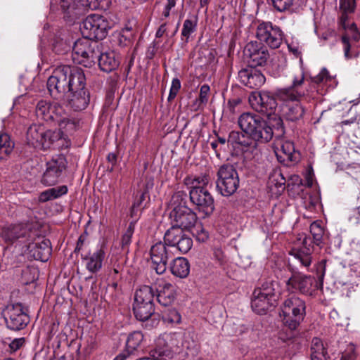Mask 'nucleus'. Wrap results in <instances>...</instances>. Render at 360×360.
<instances>
[{"instance_id": "f257e3e1", "label": "nucleus", "mask_w": 360, "mask_h": 360, "mask_svg": "<svg viewBox=\"0 0 360 360\" xmlns=\"http://www.w3.org/2000/svg\"><path fill=\"white\" fill-rule=\"evenodd\" d=\"M238 123L242 131H232L227 142L245 148H255L257 143H267L274 136L280 139L285 133L283 120L276 115L266 121L257 114L244 112Z\"/></svg>"}, {"instance_id": "f03ea898", "label": "nucleus", "mask_w": 360, "mask_h": 360, "mask_svg": "<svg viewBox=\"0 0 360 360\" xmlns=\"http://www.w3.org/2000/svg\"><path fill=\"white\" fill-rule=\"evenodd\" d=\"M305 314V302L295 295H290L281 307L280 315L283 317V322L291 330L297 329Z\"/></svg>"}, {"instance_id": "7ed1b4c3", "label": "nucleus", "mask_w": 360, "mask_h": 360, "mask_svg": "<svg viewBox=\"0 0 360 360\" xmlns=\"http://www.w3.org/2000/svg\"><path fill=\"white\" fill-rule=\"evenodd\" d=\"M101 53V46L98 41L83 38L75 42L72 56L75 63L90 68L98 62Z\"/></svg>"}, {"instance_id": "20e7f679", "label": "nucleus", "mask_w": 360, "mask_h": 360, "mask_svg": "<svg viewBox=\"0 0 360 360\" xmlns=\"http://www.w3.org/2000/svg\"><path fill=\"white\" fill-rule=\"evenodd\" d=\"M111 28V22L107 18L99 14H91L83 20L80 30L84 39L90 40H102Z\"/></svg>"}, {"instance_id": "39448f33", "label": "nucleus", "mask_w": 360, "mask_h": 360, "mask_svg": "<svg viewBox=\"0 0 360 360\" xmlns=\"http://www.w3.org/2000/svg\"><path fill=\"white\" fill-rule=\"evenodd\" d=\"M216 188L223 196H231L239 186V176L236 168L229 164L223 165L217 172Z\"/></svg>"}, {"instance_id": "423d86ee", "label": "nucleus", "mask_w": 360, "mask_h": 360, "mask_svg": "<svg viewBox=\"0 0 360 360\" xmlns=\"http://www.w3.org/2000/svg\"><path fill=\"white\" fill-rule=\"evenodd\" d=\"M68 69L66 65L58 66L47 80V89L51 96L56 100L65 98L68 93Z\"/></svg>"}, {"instance_id": "0eeeda50", "label": "nucleus", "mask_w": 360, "mask_h": 360, "mask_svg": "<svg viewBox=\"0 0 360 360\" xmlns=\"http://www.w3.org/2000/svg\"><path fill=\"white\" fill-rule=\"evenodd\" d=\"M191 202L195 209L204 214V217L211 215L214 210V200L206 187L192 186L189 191Z\"/></svg>"}, {"instance_id": "6e6552de", "label": "nucleus", "mask_w": 360, "mask_h": 360, "mask_svg": "<svg viewBox=\"0 0 360 360\" xmlns=\"http://www.w3.org/2000/svg\"><path fill=\"white\" fill-rule=\"evenodd\" d=\"M163 240L174 251L186 254L193 247V239L184 230L179 227L171 226L164 234Z\"/></svg>"}, {"instance_id": "1a4fd4ad", "label": "nucleus", "mask_w": 360, "mask_h": 360, "mask_svg": "<svg viewBox=\"0 0 360 360\" xmlns=\"http://www.w3.org/2000/svg\"><path fill=\"white\" fill-rule=\"evenodd\" d=\"M283 36L281 29L271 22H262L257 27L256 37L271 49H275L280 47Z\"/></svg>"}, {"instance_id": "9d476101", "label": "nucleus", "mask_w": 360, "mask_h": 360, "mask_svg": "<svg viewBox=\"0 0 360 360\" xmlns=\"http://www.w3.org/2000/svg\"><path fill=\"white\" fill-rule=\"evenodd\" d=\"M150 255L152 268L158 274H162L167 268L169 260L173 259L174 254L164 240L159 241L151 246Z\"/></svg>"}, {"instance_id": "9b49d317", "label": "nucleus", "mask_w": 360, "mask_h": 360, "mask_svg": "<svg viewBox=\"0 0 360 360\" xmlns=\"http://www.w3.org/2000/svg\"><path fill=\"white\" fill-rule=\"evenodd\" d=\"M276 93L267 91L252 92L249 96L251 107L257 112L270 116L274 113L277 107Z\"/></svg>"}, {"instance_id": "f8f14e48", "label": "nucleus", "mask_w": 360, "mask_h": 360, "mask_svg": "<svg viewBox=\"0 0 360 360\" xmlns=\"http://www.w3.org/2000/svg\"><path fill=\"white\" fill-rule=\"evenodd\" d=\"M7 328L12 330H20L29 323L28 315L23 311L20 303L9 304L2 311Z\"/></svg>"}, {"instance_id": "ddd939ff", "label": "nucleus", "mask_w": 360, "mask_h": 360, "mask_svg": "<svg viewBox=\"0 0 360 360\" xmlns=\"http://www.w3.org/2000/svg\"><path fill=\"white\" fill-rule=\"evenodd\" d=\"M23 248L25 249L22 252L28 258L43 262L48 261L51 254L50 240L41 237L35 236Z\"/></svg>"}, {"instance_id": "4468645a", "label": "nucleus", "mask_w": 360, "mask_h": 360, "mask_svg": "<svg viewBox=\"0 0 360 360\" xmlns=\"http://www.w3.org/2000/svg\"><path fill=\"white\" fill-rule=\"evenodd\" d=\"M2 237L6 241L13 243L18 242L23 247L31 241L36 236V231H32L27 224H14L4 228L1 232Z\"/></svg>"}, {"instance_id": "2eb2a0df", "label": "nucleus", "mask_w": 360, "mask_h": 360, "mask_svg": "<svg viewBox=\"0 0 360 360\" xmlns=\"http://www.w3.org/2000/svg\"><path fill=\"white\" fill-rule=\"evenodd\" d=\"M169 217L173 223L172 226L179 227L182 230L191 229L198 220L196 214L185 205L174 207Z\"/></svg>"}, {"instance_id": "dca6fc26", "label": "nucleus", "mask_w": 360, "mask_h": 360, "mask_svg": "<svg viewBox=\"0 0 360 360\" xmlns=\"http://www.w3.org/2000/svg\"><path fill=\"white\" fill-rule=\"evenodd\" d=\"M66 166L67 161L63 155H59L52 158L46 163V169L41 179L42 184L47 186L57 184Z\"/></svg>"}, {"instance_id": "f3484780", "label": "nucleus", "mask_w": 360, "mask_h": 360, "mask_svg": "<svg viewBox=\"0 0 360 360\" xmlns=\"http://www.w3.org/2000/svg\"><path fill=\"white\" fill-rule=\"evenodd\" d=\"M292 271L291 276L286 281L288 290H296L302 294H311L314 285L317 287V282L314 276L305 275L300 272Z\"/></svg>"}, {"instance_id": "a211bd4d", "label": "nucleus", "mask_w": 360, "mask_h": 360, "mask_svg": "<svg viewBox=\"0 0 360 360\" xmlns=\"http://www.w3.org/2000/svg\"><path fill=\"white\" fill-rule=\"evenodd\" d=\"M245 54L248 58V68H250L264 66L269 58L266 47L257 41H251L246 45Z\"/></svg>"}, {"instance_id": "6ab92c4d", "label": "nucleus", "mask_w": 360, "mask_h": 360, "mask_svg": "<svg viewBox=\"0 0 360 360\" xmlns=\"http://www.w3.org/2000/svg\"><path fill=\"white\" fill-rule=\"evenodd\" d=\"M304 82V74L302 70L295 75L292 80V84L287 88L279 89L276 91V96L278 99L287 101H298L301 97L304 96V91L301 89Z\"/></svg>"}, {"instance_id": "aec40b11", "label": "nucleus", "mask_w": 360, "mask_h": 360, "mask_svg": "<svg viewBox=\"0 0 360 360\" xmlns=\"http://www.w3.org/2000/svg\"><path fill=\"white\" fill-rule=\"evenodd\" d=\"M64 113L65 110L57 102L51 103L46 100H41L36 105L37 116L46 122L55 121Z\"/></svg>"}, {"instance_id": "412c9836", "label": "nucleus", "mask_w": 360, "mask_h": 360, "mask_svg": "<svg viewBox=\"0 0 360 360\" xmlns=\"http://www.w3.org/2000/svg\"><path fill=\"white\" fill-rule=\"evenodd\" d=\"M174 336L160 335L155 340V346L150 351V356L155 360H167L173 356V341Z\"/></svg>"}, {"instance_id": "4be33fe9", "label": "nucleus", "mask_w": 360, "mask_h": 360, "mask_svg": "<svg viewBox=\"0 0 360 360\" xmlns=\"http://www.w3.org/2000/svg\"><path fill=\"white\" fill-rule=\"evenodd\" d=\"M163 334L162 335H166ZM169 335L174 336L173 342V353L174 352H184L188 357H194L198 355L199 352L200 346L198 342L194 339L193 333L191 332L185 333L182 337L181 345L179 347L176 342L178 339V335L169 334Z\"/></svg>"}, {"instance_id": "5701e85b", "label": "nucleus", "mask_w": 360, "mask_h": 360, "mask_svg": "<svg viewBox=\"0 0 360 360\" xmlns=\"http://www.w3.org/2000/svg\"><path fill=\"white\" fill-rule=\"evenodd\" d=\"M133 311L136 319L147 321L146 326L156 327L160 322L159 315L155 314L154 304L134 302Z\"/></svg>"}, {"instance_id": "b1692460", "label": "nucleus", "mask_w": 360, "mask_h": 360, "mask_svg": "<svg viewBox=\"0 0 360 360\" xmlns=\"http://www.w3.org/2000/svg\"><path fill=\"white\" fill-rule=\"evenodd\" d=\"M62 101L75 111L83 110L89 105L90 94L87 89L68 92Z\"/></svg>"}, {"instance_id": "393cba45", "label": "nucleus", "mask_w": 360, "mask_h": 360, "mask_svg": "<svg viewBox=\"0 0 360 360\" xmlns=\"http://www.w3.org/2000/svg\"><path fill=\"white\" fill-rule=\"evenodd\" d=\"M240 82L250 89H258L265 82V77L256 68H245L239 71Z\"/></svg>"}, {"instance_id": "a878e982", "label": "nucleus", "mask_w": 360, "mask_h": 360, "mask_svg": "<svg viewBox=\"0 0 360 360\" xmlns=\"http://www.w3.org/2000/svg\"><path fill=\"white\" fill-rule=\"evenodd\" d=\"M68 72V92L86 89V77L84 71L76 66L66 65Z\"/></svg>"}, {"instance_id": "bb28decb", "label": "nucleus", "mask_w": 360, "mask_h": 360, "mask_svg": "<svg viewBox=\"0 0 360 360\" xmlns=\"http://www.w3.org/2000/svg\"><path fill=\"white\" fill-rule=\"evenodd\" d=\"M274 304V302L261 295V291L254 290L251 299V307L255 312L264 314Z\"/></svg>"}, {"instance_id": "cd10ccee", "label": "nucleus", "mask_w": 360, "mask_h": 360, "mask_svg": "<svg viewBox=\"0 0 360 360\" xmlns=\"http://www.w3.org/2000/svg\"><path fill=\"white\" fill-rule=\"evenodd\" d=\"M105 253L102 248L96 250L92 254L82 257L86 261V268L91 274H96L99 271L103 265V261Z\"/></svg>"}, {"instance_id": "c85d7f7f", "label": "nucleus", "mask_w": 360, "mask_h": 360, "mask_svg": "<svg viewBox=\"0 0 360 360\" xmlns=\"http://www.w3.org/2000/svg\"><path fill=\"white\" fill-rule=\"evenodd\" d=\"M98 63L102 71L110 72L117 68L120 60L115 52L109 51L101 53Z\"/></svg>"}, {"instance_id": "c756f323", "label": "nucleus", "mask_w": 360, "mask_h": 360, "mask_svg": "<svg viewBox=\"0 0 360 360\" xmlns=\"http://www.w3.org/2000/svg\"><path fill=\"white\" fill-rule=\"evenodd\" d=\"M77 0H60V7L64 13V18L70 22L74 21L81 15V8L77 7Z\"/></svg>"}, {"instance_id": "7c9ffc66", "label": "nucleus", "mask_w": 360, "mask_h": 360, "mask_svg": "<svg viewBox=\"0 0 360 360\" xmlns=\"http://www.w3.org/2000/svg\"><path fill=\"white\" fill-rule=\"evenodd\" d=\"M170 269L173 275L181 278H184L189 274L190 264L187 259L184 257H177L172 259Z\"/></svg>"}, {"instance_id": "2f4dec72", "label": "nucleus", "mask_w": 360, "mask_h": 360, "mask_svg": "<svg viewBox=\"0 0 360 360\" xmlns=\"http://www.w3.org/2000/svg\"><path fill=\"white\" fill-rule=\"evenodd\" d=\"M44 128L40 125H32L27 131V141L35 148H39L43 138Z\"/></svg>"}, {"instance_id": "473e14b6", "label": "nucleus", "mask_w": 360, "mask_h": 360, "mask_svg": "<svg viewBox=\"0 0 360 360\" xmlns=\"http://www.w3.org/2000/svg\"><path fill=\"white\" fill-rule=\"evenodd\" d=\"M304 112V107L299 103L288 104L283 110L285 117L291 122H295L301 119Z\"/></svg>"}, {"instance_id": "72a5a7b5", "label": "nucleus", "mask_w": 360, "mask_h": 360, "mask_svg": "<svg viewBox=\"0 0 360 360\" xmlns=\"http://www.w3.org/2000/svg\"><path fill=\"white\" fill-rule=\"evenodd\" d=\"M154 296L155 292L153 289L148 285H143L135 292L134 302L154 304Z\"/></svg>"}, {"instance_id": "f704fd0d", "label": "nucleus", "mask_w": 360, "mask_h": 360, "mask_svg": "<svg viewBox=\"0 0 360 360\" xmlns=\"http://www.w3.org/2000/svg\"><path fill=\"white\" fill-rule=\"evenodd\" d=\"M174 299V287L170 283L165 284L163 288L157 295L158 302L165 307L170 305Z\"/></svg>"}, {"instance_id": "c9c22d12", "label": "nucleus", "mask_w": 360, "mask_h": 360, "mask_svg": "<svg viewBox=\"0 0 360 360\" xmlns=\"http://www.w3.org/2000/svg\"><path fill=\"white\" fill-rule=\"evenodd\" d=\"M68 193V187L66 186H60L58 187L47 189L39 195V200L40 202H44L51 200L66 194Z\"/></svg>"}, {"instance_id": "e433bc0d", "label": "nucleus", "mask_w": 360, "mask_h": 360, "mask_svg": "<svg viewBox=\"0 0 360 360\" xmlns=\"http://www.w3.org/2000/svg\"><path fill=\"white\" fill-rule=\"evenodd\" d=\"M60 138V130L52 131L45 130L44 131L43 138L40 143L39 149L46 150L51 147L54 148L55 143Z\"/></svg>"}, {"instance_id": "4c0bfd02", "label": "nucleus", "mask_w": 360, "mask_h": 360, "mask_svg": "<svg viewBox=\"0 0 360 360\" xmlns=\"http://www.w3.org/2000/svg\"><path fill=\"white\" fill-rule=\"evenodd\" d=\"M278 286V283L269 279L264 281L262 285L255 289V290L261 291V295L269 298V300L276 302V287Z\"/></svg>"}, {"instance_id": "58836bf2", "label": "nucleus", "mask_w": 360, "mask_h": 360, "mask_svg": "<svg viewBox=\"0 0 360 360\" xmlns=\"http://www.w3.org/2000/svg\"><path fill=\"white\" fill-rule=\"evenodd\" d=\"M143 340V335L141 331H134L130 333L126 342V348L128 353H134L139 349Z\"/></svg>"}, {"instance_id": "ea45409f", "label": "nucleus", "mask_w": 360, "mask_h": 360, "mask_svg": "<svg viewBox=\"0 0 360 360\" xmlns=\"http://www.w3.org/2000/svg\"><path fill=\"white\" fill-rule=\"evenodd\" d=\"M309 250L306 252L292 249L290 254L294 257V259L300 264V266L309 268L312 262L311 254L309 253Z\"/></svg>"}, {"instance_id": "a19ab883", "label": "nucleus", "mask_w": 360, "mask_h": 360, "mask_svg": "<svg viewBox=\"0 0 360 360\" xmlns=\"http://www.w3.org/2000/svg\"><path fill=\"white\" fill-rule=\"evenodd\" d=\"M13 144L10 141V137L6 134L0 135V160L4 159L13 150Z\"/></svg>"}, {"instance_id": "79ce46f5", "label": "nucleus", "mask_w": 360, "mask_h": 360, "mask_svg": "<svg viewBox=\"0 0 360 360\" xmlns=\"http://www.w3.org/2000/svg\"><path fill=\"white\" fill-rule=\"evenodd\" d=\"M193 236L199 242H205L209 237L208 232L205 230L201 223L196 222L193 226L188 229Z\"/></svg>"}, {"instance_id": "37998d69", "label": "nucleus", "mask_w": 360, "mask_h": 360, "mask_svg": "<svg viewBox=\"0 0 360 360\" xmlns=\"http://www.w3.org/2000/svg\"><path fill=\"white\" fill-rule=\"evenodd\" d=\"M197 27V18L194 19H186L184 22L183 28L181 30V36L186 37V41H188L191 34L196 30Z\"/></svg>"}, {"instance_id": "c03bdc74", "label": "nucleus", "mask_w": 360, "mask_h": 360, "mask_svg": "<svg viewBox=\"0 0 360 360\" xmlns=\"http://www.w3.org/2000/svg\"><path fill=\"white\" fill-rule=\"evenodd\" d=\"M65 112L58 120H56L55 122H58L60 126V129H65L67 132H71L75 130L77 127L76 122L65 116Z\"/></svg>"}, {"instance_id": "a18cd8bd", "label": "nucleus", "mask_w": 360, "mask_h": 360, "mask_svg": "<svg viewBox=\"0 0 360 360\" xmlns=\"http://www.w3.org/2000/svg\"><path fill=\"white\" fill-rule=\"evenodd\" d=\"M310 233L312 235L314 244L320 245L324 233L323 229L317 222H313L310 226Z\"/></svg>"}, {"instance_id": "49530a36", "label": "nucleus", "mask_w": 360, "mask_h": 360, "mask_svg": "<svg viewBox=\"0 0 360 360\" xmlns=\"http://www.w3.org/2000/svg\"><path fill=\"white\" fill-rule=\"evenodd\" d=\"M134 229L135 223L131 222L122 237V249L125 252L128 251V248L131 242V238L134 232Z\"/></svg>"}, {"instance_id": "de8ad7c7", "label": "nucleus", "mask_w": 360, "mask_h": 360, "mask_svg": "<svg viewBox=\"0 0 360 360\" xmlns=\"http://www.w3.org/2000/svg\"><path fill=\"white\" fill-rule=\"evenodd\" d=\"M162 319L166 323H179L181 317L180 314L175 309H168L163 312Z\"/></svg>"}, {"instance_id": "09e8293b", "label": "nucleus", "mask_w": 360, "mask_h": 360, "mask_svg": "<svg viewBox=\"0 0 360 360\" xmlns=\"http://www.w3.org/2000/svg\"><path fill=\"white\" fill-rule=\"evenodd\" d=\"M70 49L69 44L67 41L62 39L56 37L52 43V49L57 54H63L68 51Z\"/></svg>"}, {"instance_id": "8fccbe9b", "label": "nucleus", "mask_w": 360, "mask_h": 360, "mask_svg": "<svg viewBox=\"0 0 360 360\" xmlns=\"http://www.w3.org/2000/svg\"><path fill=\"white\" fill-rule=\"evenodd\" d=\"M281 151L284 155L283 161L285 160L293 161V155L295 153L294 144L291 141H285L281 146Z\"/></svg>"}, {"instance_id": "3c124183", "label": "nucleus", "mask_w": 360, "mask_h": 360, "mask_svg": "<svg viewBox=\"0 0 360 360\" xmlns=\"http://www.w3.org/2000/svg\"><path fill=\"white\" fill-rule=\"evenodd\" d=\"M146 191H143L140 194L139 198L135 200L131 209V217L136 215L137 211L141 210L146 207V204L143 206V203L146 200Z\"/></svg>"}, {"instance_id": "603ef678", "label": "nucleus", "mask_w": 360, "mask_h": 360, "mask_svg": "<svg viewBox=\"0 0 360 360\" xmlns=\"http://www.w3.org/2000/svg\"><path fill=\"white\" fill-rule=\"evenodd\" d=\"M210 91V88L207 84H203L200 87L199 98L196 101L198 107L202 105H205L207 103Z\"/></svg>"}, {"instance_id": "864d4df0", "label": "nucleus", "mask_w": 360, "mask_h": 360, "mask_svg": "<svg viewBox=\"0 0 360 360\" xmlns=\"http://www.w3.org/2000/svg\"><path fill=\"white\" fill-rule=\"evenodd\" d=\"M325 349H326V348L324 347L321 339L314 338L311 344V359L313 358L314 355H316Z\"/></svg>"}, {"instance_id": "5fc2aeb1", "label": "nucleus", "mask_w": 360, "mask_h": 360, "mask_svg": "<svg viewBox=\"0 0 360 360\" xmlns=\"http://www.w3.org/2000/svg\"><path fill=\"white\" fill-rule=\"evenodd\" d=\"M181 89V82L178 78H174L172 81V85L169 94L167 98L169 102H171L176 96L179 89Z\"/></svg>"}, {"instance_id": "6e6d98bb", "label": "nucleus", "mask_w": 360, "mask_h": 360, "mask_svg": "<svg viewBox=\"0 0 360 360\" xmlns=\"http://www.w3.org/2000/svg\"><path fill=\"white\" fill-rule=\"evenodd\" d=\"M326 260L322 259L316 265V274L320 287L322 288L323 278L326 274Z\"/></svg>"}, {"instance_id": "4d7b16f0", "label": "nucleus", "mask_w": 360, "mask_h": 360, "mask_svg": "<svg viewBox=\"0 0 360 360\" xmlns=\"http://www.w3.org/2000/svg\"><path fill=\"white\" fill-rule=\"evenodd\" d=\"M302 246L298 248H293V250H296L298 251H303L306 252V250H308L309 249V253L312 254L314 251V241L313 239H311L310 237L304 236V238L302 240Z\"/></svg>"}, {"instance_id": "13d9d810", "label": "nucleus", "mask_w": 360, "mask_h": 360, "mask_svg": "<svg viewBox=\"0 0 360 360\" xmlns=\"http://www.w3.org/2000/svg\"><path fill=\"white\" fill-rule=\"evenodd\" d=\"M274 7L278 11L282 12L288 10L293 3L294 0H271Z\"/></svg>"}, {"instance_id": "bf43d9fd", "label": "nucleus", "mask_w": 360, "mask_h": 360, "mask_svg": "<svg viewBox=\"0 0 360 360\" xmlns=\"http://www.w3.org/2000/svg\"><path fill=\"white\" fill-rule=\"evenodd\" d=\"M70 145V140L67 136H65L63 132L60 130V138L55 143L53 148L66 149L68 148Z\"/></svg>"}, {"instance_id": "052dcab7", "label": "nucleus", "mask_w": 360, "mask_h": 360, "mask_svg": "<svg viewBox=\"0 0 360 360\" xmlns=\"http://www.w3.org/2000/svg\"><path fill=\"white\" fill-rule=\"evenodd\" d=\"M270 181L271 183L274 184L276 187H281L282 186H285V179L283 177V174L280 172H274L270 176Z\"/></svg>"}, {"instance_id": "680f3d73", "label": "nucleus", "mask_w": 360, "mask_h": 360, "mask_svg": "<svg viewBox=\"0 0 360 360\" xmlns=\"http://www.w3.org/2000/svg\"><path fill=\"white\" fill-rule=\"evenodd\" d=\"M312 80L314 83L321 84L324 81L327 82L328 80H330V77L327 69L323 68L319 74L315 76Z\"/></svg>"}, {"instance_id": "e2e57ef3", "label": "nucleus", "mask_w": 360, "mask_h": 360, "mask_svg": "<svg viewBox=\"0 0 360 360\" xmlns=\"http://www.w3.org/2000/svg\"><path fill=\"white\" fill-rule=\"evenodd\" d=\"M340 8L341 11L354 12L355 0H340Z\"/></svg>"}, {"instance_id": "0e129e2a", "label": "nucleus", "mask_w": 360, "mask_h": 360, "mask_svg": "<svg viewBox=\"0 0 360 360\" xmlns=\"http://www.w3.org/2000/svg\"><path fill=\"white\" fill-rule=\"evenodd\" d=\"M352 13V12L341 11V15L339 18V25L345 30L349 27L350 25L348 22L349 14H350Z\"/></svg>"}, {"instance_id": "69168bd1", "label": "nucleus", "mask_w": 360, "mask_h": 360, "mask_svg": "<svg viewBox=\"0 0 360 360\" xmlns=\"http://www.w3.org/2000/svg\"><path fill=\"white\" fill-rule=\"evenodd\" d=\"M356 354L354 352V347L353 345H350L347 347L346 352L342 354L341 360H354Z\"/></svg>"}, {"instance_id": "338daca9", "label": "nucleus", "mask_w": 360, "mask_h": 360, "mask_svg": "<svg viewBox=\"0 0 360 360\" xmlns=\"http://www.w3.org/2000/svg\"><path fill=\"white\" fill-rule=\"evenodd\" d=\"M25 343V338H15L8 343L11 351L15 352L19 349Z\"/></svg>"}, {"instance_id": "774afa93", "label": "nucleus", "mask_w": 360, "mask_h": 360, "mask_svg": "<svg viewBox=\"0 0 360 360\" xmlns=\"http://www.w3.org/2000/svg\"><path fill=\"white\" fill-rule=\"evenodd\" d=\"M209 183V178L207 175H201L195 177L193 181V186H201L206 187Z\"/></svg>"}]
</instances>
